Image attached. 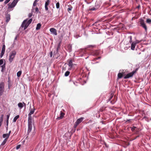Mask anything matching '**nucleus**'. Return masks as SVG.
<instances>
[{
	"instance_id": "4468645a",
	"label": "nucleus",
	"mask_w": 151,
	"mask_h": 151,
	"mask_svg": "<svg viewBox=\"0 0 151 151\" xmlns=\"http://www.w3.org/2000/svg\"><path fill=\"white\" fill-rule=\"evenodd\" d=\"M68 65L71 69L73 67V63L72 61V60H70L68 61Z\"/></svg>"
},
{
	"instance_id": "58836bf2",
	"label": "nucleus",
	"mask_w": 151,
	"mask_h": 151,
	"mask_svg": "<svg viewBox=\"0 0 151 151\" xmlns=\"http://www.w3.org/2000/svg\"><path fill=\"white\" fill-rule=\"evenodd\" d=\"M3 61L2 59L0 60V65L3 64Z\"/></svg>"
},
{
	"instance_id": "9b49d317",
	"label": "nucleus",
	"mask_w": 151,
	"mask_h": 151,
	"mask_svg": "<svg viewBox=\"0 0 151 151\" xmlns=\"http://www.w3.org/2000/svg\"><path fill=\"white\" fill-rule=\"evenodd\" d=\"M28 132H29L32 128V123H28Z\"/></svg>"
},
{
	"instance_id": "5701e85b",
	"label": "nucleus",
	"mask_w": 151,
	"mask_h": 151,
	"mask_svg": "<svg viewBox=\"0 0 151 151\" xmlns=\"http://www.w3.org/2000/svg\"><path fill=\"white\" fill-rule=\"evenodd\" d=\"M54 55L56 57V58H58L60 56V55H59L58 52H54Z\"/></svg>"
},
{
	"instance_id": "f03ea898",
	"label": "nucleus",
	"mask_w": 151,
	"mask_h": 151,
	"mask_svg": "<svg viewBox=\"0 0 151 151\" xmlns=\"http://www.w3.org/2000/svg\"><path fill=\"white\" fill-rule=\"evenodd\" d=\"M16 54V52L15 51H13L10 53L9 58V60L10 63L12 61Z\"/></svg>"
},
{
	"instance_id": "ddd939ff",
	"label": "nucleus",
	"mask_w": 151,
	"mask_h": 151,
	"mask_svg": "<svg viewBox=\"0 0 151 151\" xmlns=\"http://www.w3.org/2000/svg\"><path fill=\"white\" fill-rule=\"evenodd\" d=\"M99 51L95 50L93 51L92 52V55H97L99 54Z\"/></svg>"
},
{
	"instance_id": "4c0bfd02",
	"label": "nucleus",
	"mask_w": 151,
	"mask_h": 151,
	"mask_svg": "<svg viewBox=\"0 0 151 151\" xmlns=\"http://www.w3.org/2000/svg\"><path fill=\"white\" fill-rule=\"evenodd\" d=\"M10 0H6L4 2V3L5 4H6L8 3L10 1Z\"/></svg>"
},
{
	"instance_id": "cd10ccee",
	"label": "nucleus",
	"mask_w": 151,
	"mask_h": 151,
	"mask_svg": "<svg viewBox=\"0 0 151 151\" xmlns=\"http://www.w3.org/2000/svg\"><path fill=\"white\" fill-rule=\"evenodd\" d=\"M22 71H18L17 73V76L18 77H19L22 74Z\"/></svg>"
},
{
	"instance_id": "a878e982",
	"label": "nucleus",
	"mask_w": 151,
	"mask_h": 151,
	"mask_svg": "<svg viewBox=\"0 0 151 151\" xmlns=\"http://www.w3.org/2000/svg\"><path fill=\"white\" fill-rule=\"evenodd\" d=\"M68 8L67 10L68 12H69L71 10L73 7L70 5H68Z\"/></svg>"
},
{
	"instance_id": "f704fd0d",
	"label": "nucleus",
	"mask_w": 151,
	"mask_h": 151,
	"mask_svg": "<svg viewBox=\"0 0 151 151\" xmlns=\"http://www.w3.org/2000/svg\"><path fill=\"white\" fill-rule=\"evenodd\" d=\"M128 38L129 39V42L131 43L132 42V36H130L128 37Z\"/></svg>"
},
{
	"instance_id": "aec40b11",
	"label": "nucleus",
	"mask_w": 151,
	"mask_h": 151,
	"mask_svg": "<svg viewBox=\"0 0 151 151\" xmlns=\"http://www.w3.org/2000/svg\"><path fill=\"white\" fill-rule=\"evenodd\" d=\"M18 106L20 109L22 108L24 106L23 103L21 102L19 103L18 104Z\"/></svg>"
},
{
	"instance_id": "79ce46f5",
	"label": "nucleus",
	"mask_w": 151,
	"mask_h": 151,
	"mask_svg": "<svg viewBox=\"0 0 151 151\" xmlns=\"http://www.w3.org/2000/svg\"><path fill=\"white\" fill-rule=\"evenodd\" d=\"M20 146H21V145H18L17 146V147H16V149H19V148H20Z\"/></svg>"
},
{
	"instance_id": "c85d7f7f",
	"label": "nucleus",
	"mask_w": 151,
	"mask_h": 151,
	"mask_svg": "<svg viewBox=\"0 0 151 151\" xmlns=\"http://www.w3.org/2000/svg\"><path fill=\"white\" fill-rule=\"evenodd\" d=\"M3 118L4 115H2L1 116L0 119V123H2L3 120Z\"/></svg>"
},
{
	"instance_id": "052dcab7",
	"label": "nucleus",
	"mask_w": 151,
	"mask_h": 151,
	"mask_svg": "<svg viewBox=\"0 0 151 151\" xmlns=\"http://www.w3.org/2000/svg\"><path fill=\"white\" fill-rule=\"evenodd\" d=\"M4 0H0V2H2Z\"/></svg>"
},
{
	"instance_id": "dca6fc26",
	"label": "nucleus",
	"mask_w": 151,
	"mask_h": 151,
	"mask_svg": "<svg viewBox=\"0 0 151 151\" xmlns=\"http://www.w3.org/2000/svg\"><path fill=\"white\" fill-rule=\"evenodd\" d=\"M35 109L34 108L33 109H30V112L28 114L29 115H31L33 114L35 112Z\"/></svg>"
},
{
	"instance_id": "6e6d98bb",
	"label": "nucleus",
	"mask_w": 151,
	"mask_h": 151,
	"mask_svg": "<svg viewBox=\"0 0 151 151\" xmlns=\"http://www.w3.org/2000/svg\"><path fill=\"white\" fill-rule=\"evenodd\" d=\"M11 131H10L9 132V133L7 134H9V136H10V134L11 133Z\"/></svg>"
},
{
	"instance_id": "37998d69",
	"label": "nucleus",
	"mask_w": 151,
	"mask_h": 151,
	"mask_svg": "<svg viewBox=\"0 0 151 151\" xmlns=\"http://www.w3.org/2000/svg\"><path fill=\"white\" fill-rule=\"evenodd\" d=\"M50 55L51 57H52V52H51L50 53Z\"/></svg>"
},
{
	"instance_id": "7c9ffc66",
	"label": "nucleus",
	"mask_w": 151,
	"mask_h": 151,
	"mask_svg": "<svg viewBox=\"0 0 151 151\" xmlns=\"http://www.w3.org/2000/svg\"><path fill=\"white\" fill-rule=\"evenodd\" d=\"M146 22L147 23L149 24H151V19H147Z\"/></svg>"
},
{
	"instance_id": "39448f33",
	"label": "nucleus",
	"mask_w": 151,
	"mask_h": 151,
	"mask_svg": "<svg viewBox=\"0 0 151 151\" xmlns=\"http://www.w3.org/2000/svg\"><path fill=\"white\" fill-rule=\"evenodd\" d=\"M140 26L143 28L145 30V31H147V27L145 24L144 20L142 19H141L139 22Z\"/></svg>"
},
{
	"instance_id": "1a4fd4ad",
	"label": "nucleus",
	"mask_w": 151,
	"mask_h": 151,
	"mask_svg": "<svg viewBox=\"0 0 151 151\" xmlns=\"http://www.w3.org/2000/svg\"><path fill=\"white\" fill-rule=\"evenodd\" d=\"M37 0H35V1H34L33 3V9L32 12H37L38 11V8L36 7L35 8V9H34V7H35V6H36L37 5Z\"/></svg>"
},
{
	"instance_id": "864d4df0",
	"label": "nucleus",
	"mask_w": 151,
	"mask_h": 151,
	"mask_svg": "<svg viewBox=\"0 0 151 151\" xmlns=\"http://www.w3.org/2000/svg\"><path fill=\"white\" fill-rule=\"evenodd\" d=\"M105 145L106 147H108V146L107 145L106 143H105Z\"/></svg>"
},
{
	"instance_id": "20e7f679",
	"label": "nucleus",
	"mask_w": 151,
	"mask_h": 151,
	"mask_svg": "<svg viewBox=\"0 0 151 151\" xmlns=\"http://www.w3.org/2000/svg\"><path fill=\"white\" fill-rule=\"evenodd\" d=\"M18 0H14L13 2L11 3H9L8 4V9L12 8L15 7L17 3Z\"/></svg>"
},
{
	"instance_id": "f257e3e1",
	"label": "nucleus",
	"mask_w": 151,
	"mask_h": 151,
	"mask_svg": "<svg viewBox=\"0 0 151 151\" xmlns=\"http://www.w3.org/2000/svg\"><path fill=\"white\" fill-rule=\"evenodd\" d=\"M32 22V19H30L29 20L27 19L24 20L22 24V27L24 28V30Z\"/></svg>"
},
{
	"instance_id": "2f4dec72",
	"label": "nucleus",
	"mask_w": 151,
	"mask_h": 151,
	"mask_svg": "<svg viewBox=\"0 0 151 151\" xmlns=\"http://www.w3.org/2000/svg\"><path fill=\"white\" fill-rule=\"evenodd\" d=\"M2 68L1 71L3 72V70L5 69V64H4L3 65L1 66Z\"/></svg>"
},
{
	"instance_id": "4be33fe9",
	"label": "nucleus",
	"mask_w": 151,
	"mask_h": 151,
	"mask_svg": "<svg viewBox=\"0 0 151 151\" xmlns=\"http://www.w3.org/2000/svg\"><path fill=\"white\" fill-rule=\"evenodd\" d=\"M9 137V134H4L3 135V137L4 138H7V139H8Z\"/></svg>"
},
{
	"instance_id": "13d9d810",
	"label": "nucleus",
	"mask_w": 151,
	"mask_h": 151,
	"mask_svg": "<svg viewBox=\"0 0 151 151\" xmlns=\"http://www.w3.org/2000/svg\"><path fill=\"white\" fill-rule=\"evenodd\" d=\"M100 58V57H98V58H95V59L97 60V59H98Z\"/></svg>"
},
{
	"instance_id": "a18cd8bd",
	"label": "nucleus",
	"mask_w": 151,
	"mask_h": 151,
	"mask_svg": "<svg viewBox=\"0 0 151 151\" xmlns=\"http://www.w3.org/2000/svg\"><path fill=\"white\" fill-rule=\"evenodd\" d=\"M5 52V50H2L1 53L4 54Z\"/></svg>"
},
{
	"instance_id": "603ef678",
	"label": "nucleus",
	"mask_w": 151,
	"mask_h": 151,
	"mask_svg": "<svg viewBox=\"0 0 151 151\" xmlns=\"http://www.w3.org/2000/svg\"><path fill=\"white\" fill-rule=\"evenodd\" d=\"M38 24L37 25V26L36 27V29L38 30Z\"/></svg>"
},
{
	"instance_id": "c9c22d12",
	"label": "nucleus",
	"mask_w": 151,
	"mask_h": 151,
	"mask_svg": "<svg viewBox=\"0 0 151 151\" xmlns=\"http://www.w3.org/2000/svg\"><path fill=\"white\" fill-rule=\"evenodd\" d=\"M131 130L133 132L134 131L135 129L136 128V127H133L131 128Z\"/></svg>"
},
{
	"instance_id": "7ed1b4c3",
	"label": "nucleus",
	"mask_w": 151,
	"mask_h": 151,
	"mask_svg": "<svg viewBox=\"0 0 151 151\" xmlns=\"http://www.w3.org/2000/svg\"><path fill=\"white\" fill-rule=\"evenodd\" d=\"M4 83L3 82L0 83V96H2L4 91Z\"/></svg>"
},
{
	"instance_id": "2eb2a0df",
	"label": "nucleus",
	"mask_w": 151,
	"mask_h": 151,
	"mask_svg": "<svg viewBox=\"0 0 151 151\" xmlns=\"http://www.w3.org/2000/svg\"><path fill=\"white\" fill-rule=\"evenodd\" d=\"M136 45L134 42H132L131 44V49L132 50H134Z\"/></svg>"
},
{
	"instance_id": "bf43d9fd",
	"label": "nucleus",
	"mask_w": 151,
	"mask_h": 151,
	"mask_svg": "<svg viewBox=\"0 0 151 151\" xmlns=\"http://www.w3.org/2000/svg\"><path fill=\"white\" fill-rule=\"evenodd\" d=\"M137 138H136V137H135L134 138V139H136Z\"/></svg>"
},
{
	"instance_id": "b1692460",
	"label": "nucleus",
	"mask_w": 151,
	"mask_h": 151,
	"mask_svg": "<svg viewBox=\"0 0 151 151\" xmlns=\"http://www.w3.org/2000/svg\"><path fill=\"white\" fill-rule=\"evenodd\" d=\"M94 46L92 45H89L87 46V47H86L85 49L87 50H90L91 49H88L89 48H92L93 47H94Z\"/></svg>"
},
{
	"instance_id": "8fccbe9b",
	"label": "nucleus",
	"mask_w": 151,
	"mask_h": 151,
	"mask_svg": "<svg viewBox=\"0 0 151 151\" xmlns=\"http://www.w3.org/2000/svg\"><path fill=\"white\" fill-rule=\"evenodd\" d=\"M4 55V54H2V53H1V55H0V56H1V58H2V56H3V55Z\"/></svg>"
},
{
	"instance_id": "412c9836",
	"label": "nucleus",
	"mask_w": 151,
	"mask_h": 151,
	"mask_svg": "<svg viewBox=\"0 0 151 151\" xmlns=\"http://www.w3.org/2000/svg\"><path fill=\"white\" fill-rule=\"evenodd\" d=\"M19 117V115H17L13 119V122H15L17 119H18Z\"/></svg>"
},
{
	"instance_id": "c03bdc74",
	"label": "nucleus",
	"mask_w": 151,
	"mask_h": 151,
	"mask_svg": "<svg viewBox=\"0 0 151 151\" xmlns=\"http://www.w3.org/2000/svg\"><path fill=\"white\" fill-rule=\"evenodd\" d=\"M41 24L40 23H38V29H40L41 27Z\"/></svg>"
},
{
	"instance_id": "a19ab883",
	"label": "nucleus",
	"mask_w": 151,
	"mask_h": 151,
	"mask_svg": "<svg viewBox=\"0 0 151 151\" xmlns=\"http://www.w3.org/2000/svg\"><path fill=\"white\" fill-rule=\"evenodd\" d=\"M60 48V45H59L57 48L56 52H58V50Z\"/></svg>"
},
{
	"instance_id": "ea45409f",
	"label": "nucleus",
	"mask_w": 151,
	"mask_h": 151,
	"mask_svg": "<svg viewBox=\"0 0 151 151\" xmlns=\"http://www.w3.org/2000/svg\"><path fill=\"white\" fill-rule=\"evenodd\" d=\"M5 51V46L4 45L2 47V50Z\"/></svg>"
},
{
	"instance_id": "6e6552de",
	"label": "nucleus",
	"mask_w": 151,
	"mask_h": 151,
	"mask_svg": "<svg viewBox=\"0 0 151 151\" xmlns=\"http://www.w3.org/2000/svg\"><path fill=\"white\" fill-rule=\"evenodd\" d=\"M50 31L52 34L55 35H57V31L56 29L53 28H51L50 29Z\"/></svg>"
},
{
	"instance_id": "680f3d73",
	"label": "nucleus",
	"mask_w": 151,
	"mask_h": 151,
	"mask_svg": "<svg viewBox=\"0 0 151 151\" xmlns=\"http://www.w3.org/2000/svg\"><path fill=\"white\" fill-rule=\"evenodd\" d=\"M112 97V96H111V98Z\"/></svg>"
},
{
	"instance_id": "a211bd4d",
	"label": "nucleus",
	"mask_w": 151,
	"mask_h": 151,
	"mask_svg": "<svg viewBox=\"0 0 151 151\" xmlns=\"http://www.w3.org/2000/svg\"><path fill=\"white\" fill-rule=\"evenodd\" d=\"M65 115L62 112H60V116L58 117L57 118L59 119H61L63 118V117L64 116V115Z\"/></svg>"
},
{
	"instance_id": "3c124183",
	"label": "nucleus",
	"mask_w": 151,
	"mask_h": 151,
	"mask_svg": "<svg viewBox=\"0 0 151 151\" xmlns=\"http://www.w3.org/2000/svg\"><path fill=\"white\" fill-rule=\"evenodd\" d=\"M140 8V5H139L137 7V8H138V9H139V8Z\"/></svg>"
},
{
	"instance_id": "473e14b6",
	"label": "nucleus",
	"mask_w": 151,
	"mask_h": 151,
	"mask_svg": "<svg viewBox=\"0 0 151 151\" xmlns=\"http://www.w3.org/2000/svg\"><path fill=\"white\" fill-rule=\"evenodd\" d=\"M70 72L69 71H67L65 74V76H68L70 74Z\"/></svg>"
},
{
	"instance_id": "f8f14e48",
	"label": "nucleus",
	"mask_w": 151,
	"mask_h": 151,
	"mask_svg": "<svg viewBox=\"0 0 151 151\" xmlns=\"http://www.w3.org/2000/svg\"><path fill=\"white\" fill-rule=\"evenodd\" d=\"M100 6L98 5L97 6H96L95 7H93L89 9V10L91 11L96 10L98 9L100 7Z\"/></svg>"
},
{
	"instance_id": "de8ad7c7",
	"label": "nucleus",
	"mask_w": 151,
	"mask_h": 151,
	"mask_svg": "<svg viewBox=\"0 0 151 151\" xmlns=\"http://www.w3.org/2000/svg\"><path fill=\"white\" fill-rule=\"evenodd\" d=\"M23 104L24 105V107H26V104L24 102H23Z\"/></svg>"
},
{
	"instance_id": "0eeeda50",
	"label": "nucleus",
	"mask_w": 151,
	"mask_h": 151,
	"mask_svg": "<svg viewBox=\"0 0 151 151\" xmlns=\"http://www.w3.org/2000/svg\"><path fill=\"white\" fill-rule=\"evenodd\" d=\"M83 119L84 118L83 117H81L78 119L76 122L75 124L74 125V127H76L77 126L83 121Z\"/></svg>"
},
{
	"instance_id": "4d7b16f0",
	"label": "nucleus",
	"mask_w": 151,
	"mask_h": 151,
	"mask_svg": "<svg viewBox=\"0 0 151 151\" xmlns=\"http://www.w3.org/2000/svg\"><path fill=\"white\" fill-rule=\"evenodd\" d=\"M130 120H131V119H129L127 120V121L129 122V121H130Z\"/></svg>"
},
{
	"instance_id": "72a5a7b5",
	"label": "nucleus",
	"mask_w": 151,
	"mask_h": 151,
	"mask_svg": "<svg viewBox=\"0 0 151 151\" xmlns=\"http://www.w3.org/2000/svg\"><path fill=\"white\" fill-rule=\"evenodd\" d=\"M56 7L58 9L60 8V4L59 2H57L56 4Z\"/></svg>"
},
{
	"instance_id": "5fc2aeb1",
	"label": "nucleus",
	"mask_w": 151,
	"mask_h": 151,
	"mask_svg": "<svg viewBox=\"0 0 151 151\" xmlns=\"http://www.w3.org/2000/svg\"><path fill=\"white\" fill-rule=\"evenodd\" d=\"M139 136H140V135H139L138 136H136V138H137L138 137H139Z\"/></svg>"
},
{
	"instance_id": "f3484780",
	"label": "nucleus",
	"mask_w": 151,
	"mask_h": 151,
	"mask_svg": "<svg viewBox=\"0 0 151 151\" xmlns=\"http://www.w3.org/2000/svg\"><path fill=\"white\" fill-rule=\"evenodd\" d=\"M6 22H8L10 19V15L9 14H7L6 15Z\"/></svg>"
},
{
	"instance_id": "e433bc0d",
	"label": "nucleus",
	"mask_w": 151,
	"mask_h": 151,
	"mask_svg": "<svg viewBox=\"0 0 151 151\" xmlns=\"http://www.w3.org/2000/svg\"><path fill=\"white\" fill-rule=\"evenodd\" d=\"M141 41H139L138 40H136L135 42H134L135 43L136 45L137 44L139 43V42H140Z\"/></svg>"
},
{
	"instance_id": "393cba45",
	"label": "nucleus",
	"mask_w": 151,
	"mask_h": 151,
	"mask_svg": "<svg viewBox=\"0 0 151 151\" xmlns=\"http://www.w3.org/2000/svg\"><path fill=\"white\" fill-rule=\"evenodd\" d=\"M123 76V73H119L118 74V79L121 78Z\"/></svg>"
},
{
	"instance_id": "09e8293b",
	"label": "nucleus",
	"mask_w": 151,
	"mask_h": 151,
	"mask_svg": "<svg viewBox=\"0 0 151 151\" xmlns=\"http://www.w3.org/2000/svg\"><path fill=\"white\" fill-rule=\"evenodd\" d=\"M4 55V54H2V53H1V55H0V56H1V58H2V56H3V55Z\"/></svg>"
},
{
	"instance_id": "6ab92c4d",
	"label": "nucleus",
	"mask_w": 151,
	"mask_h": 151,
	"mask_svg": "<svg viewBox=\"0 0 151 151\" xmlns=\"http://www.w3.org/2000/svg\"><path fill=\"white\" fill-rule=\"evenodd\" d=\"M28 118V123H32V117L31 115H29V114Z\"/></svg>"
},
{
	"instance_id": "c756f323",
	"label": "nucleus",
	"mask_w": 151,
	"mask_h": 151,
	"mask_svg": "<svg viewBox=\"0 0 151 151\" xmlns=\"http://www.w3.org/2000/svg\"><path fill=\"white\" fill-rule=\"evenodd\" d=\"M10 116V114H8L6 116V123L8 125V124L9 119Z\"/></svg>"
},
{
	"instance_id": "9d476101",
	"label": "nucleus",
	"mask_w": 151,
	"mask_h": 151,
	"mask_svg": "<svg viewBox=\"0 0 151 151\" xmlns=\"http://www.w3.org/2000/svg\"><path fill=\"white\" fill-rule=\"evenodd\" d=\"M50 3V0H47L45 2V7L46 11L48 10V6L49 5Z\"/></svg>"
},
{
	"instance_id": "49530a36",
	"label": "nucleus",
	"mask_w": 151,
	"mask_h": 151,
	"mask_svg": "<svg viewBox=\"0 0 151 151\" xmlns=\"http://www.w3.org/2000/svg\"><path fill=\"white\" fill-rule=\"evenodd\" d=\"M32 16V14L31 13H29V18L31 17Z\"/></svg>"
},
{
	"instance_id": "423d86ee",
	"label": "nucleus",
	"mask_w": 151,
	"mask_h": 151,
	"mask_svg": "<svg viewBox=\"0 0 151 151\" xmlns=\"http://www.w3.org/2000/svg\"><path fill=\"white\" fill-rule=\"evenodd\" d=\"M136 72V70L133 71L132 72L128 73L125 76H124V79H127L132 77Z\"/></svg>"
},
{
	"instance_id": "bb28decb",
	"label": "nucleus",
	"mask_w": 151,
	"mask_h": 151,
	"mask_svg": "<svg viewBox=\"0 0 151 151\" xmlns=\"http://www.w3.org/2000/svg\"><path fill=\"white\" fill-rule=\"evenodd\" d=\"M7 138H5L4 140L2 142V143L1 144V145H5V143H6V142L7 141Z\"/></svg>"
}]
</instances>
